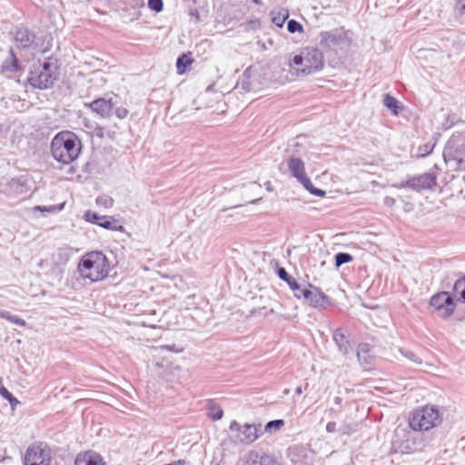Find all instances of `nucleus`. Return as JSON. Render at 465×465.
<instances>
[{
	"label": "nucleus",
	"instance_id": "de8ad7c7",
	"mask_svg": "<svg viewBox=\"0 0 465 465\" xmlns=\"http://www.w3.org/2000/svg\"><path fill=\"white\" fill-rule=\"evenodd\" d=\"M295 392L297 394H302V388L301 386L297 387L296 390H295Z\"/></svg>",
	"mask_w": 465,
	"mask_h": 465
},
{
	"label": "nucleus",
	"instance_id": "20e7f679",
	"mask_svg": "<svg viewBox=\"0 0 465 465\" xmlns=\"http://www.w3.org/2000/svg\"><path fill=\"white\" fill-rule=\"evenodd\" d=\"M296 68V75H309L322 70L323 55L322 51L315 47H305L299 54L292 58Z\"/></svg>",
	"mask_w": 465,
	"mask_h": 465
},
{
	"label": "nucleus",
	"instance_id": "423d86ee",
	"mask_svg": "<svg viewBox=\"0 0 465 465\" xmlns=\"http://www.w3.org/2000/svg\"><path fill=\"white\" fill-rule=\"evenodd\" d=\"M38 66L33 64L31 70V86L39 89H47L53 86L56 80V66L54 63L45 60L43 63L37 61Z\"/></svg>",
	"mask_w": 465,
	"mask_h": 465
},
{
	"label": "nucleus",
	"instance_id": "72a5a7b5",
	"mask_svg": "<svg viewBox=\"0 0 465 465\" xmlns=\"http://www.w3.org/2000/svg\"><path fill=\"white\" fill-rule=\"evenodd\" d=\"M288 16V11H284L283 14L273 15L272 21L276 26L282 27Z\"/></svg>",
	"mask_w": 465,
	"mask_h": 465
},
{
	"label": "nucleus",
	"instance_id": "1a4fd4ad",
	"mask_svg": "<svg viewBox=\"0 0 465 465\" xmlns=\"http://www.w3.org/2000/svg\"><path fill=\"white\" fill-rule=\"evenodd\" d=\"M229 429L234 432L236 441L242 444H251L255 441L263 432L261 425L256 426L253 424L245 423L241 425L236 420L230 423Z\"/></svg>",
	"mask_w": 465,
	"mask_h": 465
},
{
	"label": "nucleus",
	"instance_id": "5fc2aeb1",
	"mask_svg": "<svg viewBox=\"0 0 465 465\" xmlns=\"http://www.w3.org/2000/svg\"><path fill=\"white\" fill-rule=\"evenodd\" d=\"M284 393H285V394L289 393V390H285V391H284Z\"/></svg>",
	"mask_w": 465,
	"mask_h": 465
},
{
	"label": "nucleus",
	"instance_id": "a19ab883",
	"mask_svg": "<svg viewBox=\"0 0 465 465\" xmlns=\"http://www.w3.org/2000/svg\"><path fill=\"white\" fill-rule=\"evenodd\" d=\"M326 431L329 433H333L338 431L337 424L335 421H329L326 425Z\"/></svg>",
	"mask_w": 465,
	"mask_h": 465
},
{
	"label": "nucleus",
	"instance_id": "a18cd8bd",
	"mask_svg": "<svg viewBox=\"0 0 465 465\" xmlns=\"http://www.w3.org/2000/svg\"><path fill=\"white\" fill-rule=\"evenodd\" d=\"M29 449L25 451L24 454V465H29Z\"/></svg>",
	"mask_w": 465,
	"mask_h": 465
},
{
	"label": "nucleus",
	"instance_id": "7c9ffc66",
	"mask_svg": "<svg viewBox=\"0 0 465 465\" xmlns=\"http://www.w3.org/2000/svg\"><path fill=\"white\" fill-rule=\"evenodd\" d=\"M102 218L104 216L99 215L97 213L92 212V211H86L84 213V219L86 222L100 225V223L102 222Z\"/></svg>",
	"mask_w": 465,
	"mask_h": 465
},
{
	"label": "nucleus",
	"instance_id": "ea45409f",
	"mask_svg": "<svg viewBox=\"0 0 465 465\" xmlns=\"http://www.w3.org/2000/svg\"><path fill=\"white\" fill-rule=\"evenodd\" d=\"M114 114L119 119H124L127 116L128 110L124 107H117L114 110Z\"/></svg>",
	"mask_w": 465,
	"mask_h": 465
},
{
	"label": "nucleus",
	"instance_id": "c85d7f7f",
	"mask_svg": "<svg viewBox=\"0 0 465 465\" xmlns=\"http://www.w3.org/2000/svg\"><path fill=\"white\" fill-rule=\"evenodd\" d=\"M383 104L388 109L391 110L395 114H398V101L393 96L390 95L389 94H385L383 98Z\"/></svg>",
	"mask_w": 465,
	"mask_h": 465
},
{
	"label": "nucleus",
	"instance_id": "0eeeda50",
	"mask_svg": "<svg viewBox=\"0 0 465 465\" xmlns=\"http://www.w3.org/2000/svg\"><path fill=\"white\" fill-rule=\"evenodd\" d=\"M392 446L396 451L411 453L423 448V441L416 434L405 428L397 427L392 439Z\"/></svg>",
	"mask_w": 465,
	"mask_h": 465
},
{
	"label": "nucleus",
	"instance_id": "6ab92c4d",
	"mask_svg": "<svg viewBox=\"0 0 465 465\" xmlns=\"http://www.w3.org/2000/svg\"><path fill=\"white\" fill-rule=\"evenodd\" d=\"M333 341L336 343L337 347L339 348V351H341L343 354H347L350 350V343L348 340L346 339L344 333L341 329H336L333 331Z\"/></svg>",
	"mask_w": 465,
	"mask_h": 465
},
{
	"label": "nucleus",
	"instance_id": "f704fd0d",
	"mask_svg": "<svg viewBox=\"0 0 465 465\" xmlns=\"http://www.w3.org/2000/svg\"><path fill=\"white\" fill-rule=\"evenodd\" d=\"M284 424V421L282 420H271L269 421L265 427H264V431H272V430H277L279 429H281Z\"/></svg>",
	"mask_w": 465,
	"mask_h": 465
},
{
	"label": "nucleus",
	"instance_id": "3c124183",
	"mask_svg": "<svg viewBox=\"0 0 465 465\" xmlns=\"http://www.w3.org/2000/svg\"><path fill=\"white\" fill-rule=\"evenodd\" d=\"M10 320H11L12 322H16V323H20V321H19L17 318H15V317L13 318V317H12V318H10Z\"/></svg>",
	"mask_w": 465,
	"mask_h": 465
},
{
	"label": "nucleus",
	"instance_id": "ddd939ff",
	"mask_svg": "<svg viewBox=\"0 0 465 465\" xmlns=\"http://www.w3.org/2000/svg\"><path fill=\"white\" fill-rule=\"evenodd\" d=\"M51 451L44 442H38L31 447V465H50Z\"/></svg>",
	"mask_w": 465,
	"mask_h": 465
},
{
	"label": "nucleus",
	"instance_id": "6e6552de",
	"mask_svg": "<svg viewBox=\"0 0 465 465\" xmlns=\"http://www.w3.org/2000/svg\"><path fill=\"white\" fill-rule=\"evenodd\" d=\"M287 163L292 175L295 177L307 191L316 196L322 197L325 195V192L322 189L315 188L310 178L306 176L304 163L302 160L296 157H291Z\"/></svg>",
	"mask_w": 465,
	"mask_h": 465
},
{
	"label": "nucleus",
	"instance_id": "9d476101",
	"mask_svg": "<svg viewBox=\"0 0 465 465\" xmlns=\"http://www.w3.org/2000/svg\"><path fill=\"white\" fill-rule=\"evenodd\" d=\"M430 303L442 318L450 317L456 309L455 300L448 292H440L434 294L430 298Z\"/></svg>",
	"mask_w": 465,
	"mask_h": 465
},
{
	"label": "nucleus",
	"instance_id": "7ed1b4c3",
	"mask_svg": "<svg viewBox=\"0 0 465 465\" xmlns=\"http://www.w3.org/2000/svg\"><path fill=\"white\" fill-rule=\"evenodd\" d=\"M351 44L349 33L343 28H334L319 34V45L331 58L344 55Z\"/></svg>",
	"mask_w": 465,
	"mask_h": 465
},
{
	"label": "nucleus",
	"instance_id": "f257e3e1",
	"mask_svg": "<svg viewBox=\"0 0 465 465\" xmlns=\"http://www.w3.org/2000/svg\"><path fill=\"white\" fill-rule=\"evenodd\" d=\"M81 149V141L75 134L69 131L60 132L51 143L53 157L63 164H69L76 160Z\"/></svg>",
	"mask_w": 465,
	"mask_h": 465
},
{
	"label": "nucleus",
	"instance_id": "aec40b11",
	"mask_svg": "<svg viewBox=\"0 0 465 465\" xmlns=\"http://www.w3.org/2000/svg\"><path fill=\"white\" fill-rule=\"evenodd\" d=\"M360 425L361 423L359 421L343 420L341 423L338 431L341 433V435L350 436L359 430Z\"/></svg>",
	"mask_w": 465,
	"mask_h": 465
},
{
	"label": "nucleus",
	"instance_id": "e433bc0d",
	"mask_svg": "<svg viewBox=\"0 0 465 465\" xmlns=\"http://www.w3.org/2000/svg\"><path fill=\"white\" fill-rule=\"evenodd\" d=\"M148 6L151 10L158 13L163 10V4L162 0H148Z\"/></svg>",
	"mask_w": 465,
	"mask_h": 465
},
{
	"label": "nucleus",
	"instance_id": "b1692460",
	"mask_svg": "<svg viewBox=\"0 0 465 465\" xmlns=\"http://www.w3.org/2000/svg\"><path fill=\"white\" fill-rule=\"evenodd\" d=\"M38 266L43 269L46 273H59L58 269L55 267V264L53 263L52 257H46L42 259L38 262Z\"/></svg>",
	"mask_w": 465,
	"mask_h": 465
},
{
	"label": "nucleus",
	"instance_id": "864d4df0",
	"mask_svg": "<svg viewBox=\"0 0 465 465\" xmlns=\"http://www.w3.org/2000/svg\"><path fill=\"white\" fill-rule=\"evenodd\" d=\"M165 348H167L170 351H173V348L171 346H166Z\"/></svg>",
	"mask_w": 465,
	"mask_h": 465
},
{
	"label": "nucleus",
	"instance_id": "473e14b6",
	"mask_svg": "<svg viewBox=\"0 0 465 465\" xmlns=\"http://www.w3.org/2000/svg\"><path fill=\"white\" fill-rule=\"evenodd\" d=\"M352 260V257L351 254L347 252H338L335 255V265L337 267H340L341 265L347 263Z\"/></svg>",
	"mask_w": 465,
	"mask_h": 465
},
{
	"label": "nucleus",
	"instance_id": "c9c22d12",
	"mask_svg": "<svg viewBox=\"0 0 465 465\" xmlns=\"http://www.w3.org/2000/svg\"><path fill=\"white\" fill-rule=\"evenodd\" d=\"M287 29L291 34L303 31V27H302V24L293 19H292L288 22Z\"/></svg>",
	"mask_w": 465,
	"mask_h": 465
},
{
	"label": "nucleus",
	"instance_id": "4c0bfd02",
	"mask_svg": "<svg viewBox=\"0 0 465 465\" xmlns=\"http://www.w3.org/2000/svg\"><path fill=\"white\" fill-rule=\"evenodd\" d=\"M96 203L109 208L112 207L114 201L110 197H98Z\"/></svg>",
	"mask_w": 465,
	"mask_h": 465
},
{
	"label": "nucleus",
	"instance_id": "8fccbe9b",
	"mask_svg": "<svg viewBox=\"0 0 465 465\" xmlns=\"http://www.w3.org/2000/svg\"><path fill=\"white\" fill-rule=\"evenodd\" d=\"M266 188H267L268 191H272V190L270 182L266 183Z\"/></svg>",
	"mask_w": 465,
	"mask_h": 465
},
{
	"label": "nucleus",
	"instance_id": "603ef678",
	"mask_svg": "<svg viewBox=\"0 0 465 465\" xmlns=\"http://www.w3.org/2000/svg\"><path fill=\"white\" fill-rule=\"evenodd\" d=\"M252 2H254L255 4H260V0H252Z\"/></svg>",
	"mask_w": 465,
	"mask_h": 465
},
{
	"label": "nucleus",
	"instance_id": "58836bf2",
	"mask_svg": "<svg viewBox=\"0 0 465 465\" xmlns=\"http://www.w3.org/2000/svg\"><path fill=\"white\" fill-rule=\"evenodd\" d=\"M370 351V345L367 343H362L358 346L357 356L359 361H361V354H366Z\"/></svg>",
	"mask_w": 465,
	"mask_h": 465
},
{
	"label": "nucleus",
	"instance_id": "a878e982",
	"mask_svg": "<svg viewBox=\"0 0 465 465\" xmlns=\"http://www.w3.org/2000/svg\"><path fill=\"white\" fill-rule=\"evenodd\" d=\"M435 142H428L417 148V157L423 158L430 154L435 147Z\"/></svg>",
	"mask_w": 465,
	"mask_h": 465
},
{
	"label": "nucleus",
	"instance_id": "a211bd4d",
	"mask_svg": "<svg viewBox=\"0 0 465 465\" xmlns=\"http://www.w3.org/2000/svg\"><path fill=\"white\" fill-rule=\"evenodd\" d=\"M71 252L69 248H58L54 253L52 254L53 263L58 269V272H61V267L64 266L69 261Z\"/></svg>",
	"mask_w": 465,
	"mask_h": 465
},
{
	"label": "nucleus",
	"instance_id": "4468645a",
	"mask_svg": "<svg viewBox=\"0 0 465 465\" xmlns=\"http://www.w3.org/2000/svg\"><path fill=\"white\" fill-rule=\"evenodd\" d=\"M278 277L288 283L290 289L293 292L294 296L297 299L308 298L310 294V289L302 287L295 279L291 277L287 271L283 267L277 268Z\"/></svg>",
	"mask_w": 465,
	"mask_h": 465
},
{
	"label": "nucleus",
	"instance_id": "39448f33",
	"mask_svg": "<svg viewBox=\"0 0 465 465\" xmlns=\"http://www.w3.org/2000/svg\"><path fill=\"white\" fill-rule=\"evenodd\" d=\"M440 423L439 410L433 406H425L412 412L409 424L413 431L429 430Z\"/></svg>",
	"mask_w": 465,
	"mask_h": 465
},
{
	"label": "nucleus",
	"instance_id": "cd10ccee",
	"mask_svg": "<svg viewBox=\"0 0 465 465\" xmlns=\"http://www.w3.org/2000/svg\"><path fill=\"white\" fill-rule=\"evenodd\" d=\"M223 414V412L220 406H218L213 402H210V404L208 406V415L212 420H218L222 419Z\"/></svg>",
	"mask_w": 465,
	"mask_h": 465
},
{
	"label": "nucleus",
	"instance_id": "79ce46f5",
	"mask_svg": "<svg viewBox=\"0 0 465 465\" xmlns=\"http://www.w3.org/2000/svg\"><path fill=\"white\" fill-rule=\"evenodd\" d=\"M456 6L460 15H465V0H457Z\"/></svg>",
	"mask_w": 465,
	"mask_h": 465
},
{
	"label": "nucleus",
	"instance_id": "c756f323",
	"mask_svg": "<svg viewBox=\"0 0 465 465\" xmlns=\"http://www.w3.org/2000/svg\"><path fill=\"white\" fill-rule=\"evenodd\" d=\"M2 68L5 71H16L18 69L17 59L15 58L13 53H11L10 61H5L2 65Z\"/></svg>",
	"mask_w": 465,
	"mask_h": 465
},
{
	"label": "nucleus",
	"instance_id": "412c9836",
	"mask_svg": "<svg viewBox=\"0 0 465 465\" xmlns=\"http://www.w3.org/2000/svg\"><path fill=\"white\" fill-rule=\"evenodd\" d=\"M453 294L457 301L465 303V275L454 283Z\"/></svg>",
	"mask_w": 465,
	"mask_h": 465
},
{
	"label": "nucleus",
	"instance_id": "c03bdc74",
	"mask_svg": "<svg viewBox=\"0 0 465 465\" xmlns=\"http://www.w3.org/2000/svg\"><path fill=\"white\" fill-rule=\"evenodd\" d=\"M455 160H457V168L465 169V157L456 156Z\"/></svg>",
	"mask_w": 465,
	"mask_h": 465
},
{
	"label": "nucleus",
	"instance_id": "49530a36",
	"mask_svg": "<svg viewBox=\"0 0 465 465\" xmlns=\"http://www.w3.org/2000/svg\"><path fill=\"white\" fill-rule=\"evenodd\" d=\"M261 200H262V198L254 199V200L248 202V203L255 204V203H259Z\"/></svg>",
	"mask_w": 465,
	"mask_h": 465
},
{
	"label": "nucleus",
	"instance_id": "5701e85b",
	"mask_svg": "<svg viewBox=\"0 0 465 465\" xmlns=\"http://www.w3.org/2000/svg\"><path fill=\"white\" fill-rule=\"evenodd\" d=\"M0 395L8 401L10 403L11 409L15 410V407L19 403L18 400L12 395L11 392L7 391V389L3 384V379L0 377Z\"/></svg>",
	"mask_w": 465,
	"mask_h": 465
},
{
	"label": "nucleus",
	"instance_id": "393cba45",
	"mask_svg": "<svg viewBox=\"0 0 465 465\" xmlns=\"http://www.w3.org/2000/svg\"><path fill=\"white\" fill-rule=\"evenodd\" d=\"M63 207H64V203H62L60 205H48V206L36 205V206H35L32 209V212L34 213H36L40 212L44 215H45V213H57L59 211H61L63 209Z\"/></svg>",
	"mask_w": 465,
	"mask_h": 465
},
{
	"label": "nucleus",
	"instance_id": "bb28decb",
	"mask_svg": "<svg viewBox=\"0 0 465 465\" xmlns=\"http://www.w3.org/2000/svg\"><path fill=\"white\" fill-rule=\"evenodd\" d=\"M193 60L187 54H182L176 61V67L179 74L184 73L187 66L192 64Z\"/></svg>",
	"mask_w": 465,
	"mask_h": 465
},
{
	"label": "nucleus",
	"instance_id": "4be33fe9",
	"mask_svg": "<svg viewBox=\"0 0 465 465\" xmlns=\"http://www.w3.org/2000/svg\"><path fill=\"white\" fill-rule=\"evenodd\" d=\"M99 226L114 232H121L124 229V227L118 224L116 220L112 216H104Z\"/></svg>",
	"mask_w": 465,
	"mask_h": 465
},
{
	"label": "nucleus",
	"instance_id": "9b49d317",
	"mask_svg": "<svg viewBox=\"0 0 465 465\" xmlns=\"http://www.w3.org/2000/svg\"><path fill=\"white\" fill-rule=\"evenodd\" d=\"M436 185V176L430 173H425L422 174L410 177L406 181H402L400 184V188H411L415 191H422L432 188Z\"/></svg>",
	"mask_w": 465,
	"mask_h": 465
},
{
	"label": "nucleus",
	"instance_id": "09e8293b",
	"mask_svg": "<svg viewBox=\"0 0 465 465\" xmlns=\"http://www.w3.org/2000/svg\"><path fill=\"white\" fill-rule=\"evenodd\" d=\"M334 402H335V404H340V403L341 402V398H340V397H335V399H334Z\"/></svg>",
	"mask_w": 465,
	"mask_h": 465
},
{
	"label": "nucleus",
	"instance_id": "f03ea898",
	"mask_svg": "<svg viewBox=\"0 0 465 465\" xmlns=\"http://www.w3.org/2000/svg\"><path fill=\"white\" fill-rule=\"evenodd\" d=\"M110 262L102 252L94 251L84 254L78 264V272L84 279L98 282L107 277Z\"/></svg>",
	"mask_w": 465,
	"mask_h": 465
},
{
	"label": "nucleus",
	"instance_id": "dca6fc26",
	"mask_svg": "<svg viewBox=\"0 0 465 465\" xmlns=\"http://www.w3.org/2000/svg\"><path fill=\"white\" fill-rule=\"evenodd\" d=\"M309 287L312 288V290H310L308 298L304 299L308 300L312 306L315 308H325L330 304L329 297L319 288L312 287L311 284Z\"/></svg>",
	"mask_w": 465,
	"mask_h": 465
},
{
	"label": "nucleus",
	"instance_id": "2f4dec72",
	"mask_svg": "<svg viewBox=\"0 0 465 465\" xmlns=\"http://www.w3.org/2000/svg\"><path fill=\"white\" fill-rule=\"evenodd\" d=\"M398 351L404 356L406 359H408L410 361H412L416 364H420L421 360L416 356V354L411 351L404 350L402 348H399Z\"/></svg>",
	"mask_w": 465,
	"mask_h": 465
},
{
	"label": "nucleus",
	"instance_id": "f3484780",
	"mask_svg": "<svg viewBox=\"0 0 465 465\" xmlns=\"http://www.w3.org/2000/svg\"><path fill=\"white\" fill-rule=\"evenodd\" d=\"M74 465H106V463L100 454L94 451H86L76 456Z\"/></svg>",
	"mask_w": 465,
	"mask_h": 465
},
{
	"label": "nucleus",
	"instance_id": "37998d69",
	"mask_svg": "<svg viewBox=\"0 0 465 465\" xmlns=\"http://www.w3.org/2000/svg\"><path fill=\"white\" fill-rule=\"evenodd\" d=\"M383 203L389 207L393 206L395 204V199L391 196H386L383 200Z\"/></svg>",
	"mask_w": 465,
	"mask_h": 465
},
{
	"label": "nucleus",
	"instance_id": "f8f14e48",
	"mask_svg": "<svg viewBox=\"0 0 465 465\" xmlns=\"http://www.w3.org/2000/svg\"><path fill=\"white\" fill-rule=\"evenodd\" d=\"M241 465H281L272 455L265 452L250 450L241 459Z\"/></svg>",
	"mask_w": 465,
	"mask_h": 465
},
{
	"label": "nucleus",
	"instance_id": "2eb2a0df",
	"mask_svg": "<svg viewBox=\"0 0 465 465\" xmlns=\"http://www.w3.org/2000/svg\"><path fill=\"white\" fill-rule=\"evenodd\" d=\"M85 105L88 106L93 112L105 118L112 115L115 103L114 102L113 97L108 99L97 98Z\"/></svg>",
	"mask_w": 465,
	"mask_h": 465
}]
</instances>
